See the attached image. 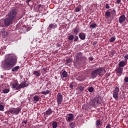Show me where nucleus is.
<instances>
[{"mask_svg":"<svg viewBox=\"0 0 128 128\" xmlns=\"http://www.w3.org/2000/svg\"><path fill=\"white\" fill-rule=\"evenodd\" d=\"M16 64V58L13 54L6 55L5 60L1 64V67L4 70H10Z\"/></svg>","mask_w":128,"mask_h":128,"instance_id":"f257e3e1","label":"nucleus"},{"mask_svg":"<svg viewBox=\"0 0 128 128\" xmlns=\"http://www.w3.org/2000/svg\"><path fill=\"white\" fill-rule=\"evenodd\" d=\"M106 74V70L104 68H100L98 69H96L91 72L92 78H96L98 76H102Z\"/></svg>","mask_w":128,"mask_h":128,"instance_id":"f03ea898","label":"nucleus"},{"mask_svg":"<svg viewBox=\"0 0 128 128\" xmlns=\"http://www.w3.org/2000/svg\"><path fill=\"white\" fill-rule=\"evenodd\" d=\"M18 9L13 8L10 10V12L8 14L7 16L11 18L13 20H14L16 18V14H18Z\"/></svg>","mask_w":128,"mask_h":128,"instance_id":"7ed1b4c3","label":"nucleus"},{"mask_svg":"<svg viewBox=\"0 0 128 128\" xmlns=\"http://www.w3.org/2000/svg\"><path fill=\"white\" fill-rule=\"evenodd\" d=\"M22 110L20 108H12L9 110L8 112V114H14V116H18L20 114V112Z\"/></svg>","mask_w":128,"mask_h":128,"instance_id":"20e7f679","label":"nucleus"},{"mask_svg":"<svg viewBox=\"0 0 128 128\" xmlns=\"http://www.w3.org/2000/svg\"><path fill=\"white\" fill-rule=\"evenodd\" d=\"M119 92H120V88L117 86H116L114 90L112 92L113 98H114V100H118Z\"/></svg>","mask_w":128,"mask_h":128,"instance_id":"39448f33","label":"nucleus"},{"mask_svg":"<svg viewBox=\"0 0 128 128\" xmlns=\"http://www.w3.org/2000/svg\"><path fill=\"white\" fill-rule=\"evenodd\" d=\"M90 106H96L98 104H100V98L98 97L94 98L90 102Z\"/></svg>","mask_w":128,"mask_h":128,"instance_id":"423d86ee","label":"nucleus"},{"mask_svg":"<svg viewBox=\"0 0 128 128\" xmlns=\"http://www.w3.org/2000/svg\"><path fill=\"white\" fill-rule=\"evenodd\" d=\"M62 93H58L56 97V102L58 106H60V105L62 104Z\"/></svg>","mask_w":128,"mask_h":128,"instance_id":"0eeeda50","label":"nucleus"},{"mask_svg":"<svg viewBox=\"0 0 128 128\" xmlns=\"http://www.w3.org/2000/svg\"><path fill=\"white\" fill-rule=\"evenodd\" d=\"M13 20V19H12V18H10V17L8 16L6 18H5L4 22H5L6 26H10Z\"/></svg>","mask_w":128,"mask_h":128,"instance_id":"6e6552de","label":"nucleus"},{"mask_svg":"<svg viewBox=\"0 0 128 128\" xmlns=\"http://www.w3.org/2000/svg\"><path fill=\"white\" fill-rule=\"evenodd\" d=\"M10 86H12V88H13L14 90H20L19 85H18V81L15 82L12 84H11Z\"/></svg>","mask_w":128,"mask_h":128,"instance_id":"1a4fd4ad","label":"nucleus"},{"mask_svg":"<svg viewBox=\"0 0 128 128\" xmlns=\"http://www.w3.org/2000/svg\"><path fill=\"white\" fill-rule=\"evenodd\" d=\"M116 73L118 74H122V72H124V68H122L121 67H119L118 66L116 68L115 70Z\"/></svg>","mask_w":128,"mask_h":128,"instance_id":"9d476101","label":"nucleus"},{"mask_svg":"<svg viewBox=\"0 0 128 128\" xmlns=\"http://www.w3.org/2000/svg\"><path fill=\"white\" fill-rule=\"evenodd\" d=\"M72 32H73V34L74 36L78 35V34L80 32V27H75L72 30Z\"/></svg>","mask_w":128,"mask_h":128,"instance_id":"9b49d317","label":"nucleus"},{"mask_svg":"<svg viewBox=\"0 0 128 128\" xmlns=\"http://www.w3.org/2000/svg\"><path fill=\"white\" fill-rule=\"evenodd\" d=\"M28 86V84H26V81L22 82L20 84H19V90L20 88H26Z\"/></svg>","mask_w":128,"mask_h":128,"instance_id":"f8f14e48","label":"nucleus"},{"mask_svg":"<svg viewBox=\"0 0 128 128\" xmlns=\"http://www.w3.org/2000/svg\"><path fill=\"white\" fill-rule=\"evenodd\" d=\"M74 119V114H68V116L66 117V120L68 122H70V120H72Z\"/></svg>","mask_w":128,"mask_h":128,"instance_id":"ddd939ff","label":"nucleus"},{"mask_svg":"<svg viewBox=\"0 0 128 128\" xmlns=\"http://www.w3.org/2000/svg\"><path fill=\"white\" fill-rule=\"evenodd\" d=\"M126 20V16L124 14H122V16H120V17L118 18V22L120 24H122Z\"/></svg>","mask_w":128,"mask_h":128,"instance_id":"4468645a","label":"nucleus"},{"mask_svg":"<svg viewBox=\"0 0 128 128\" xmlns=\"http://www.w3.org/2000/svg\"><path fill=\"white\" fill-rule=\"evenodd\" d=\"M58 28V24H50L49 25L48 28H47V30H50V28Z\"/></svg>","mask_w":128,"mask_h":128,"instance_id":"2eb2a0df","label":"nucleus"},{"mask_svg":"<svg viewBox=\"0 0 128 128\" xmlns=\"http://www.w3.org/2000/svg\"><path fill=\"white\" fill-rule=\"evenodd\" d=\"M126 64H128V61L124 62V60H122L119 62L118 66L120 68H122Z\"/></svg>","mask_w":128,"mask_h":128,"instance_id":"dca6fc26","label":"nucleus"},{"mask_svg":"<svg viewBox=\"0 0 128 128\" xmlns=\"http://www.w3.org/2000/svg\"><path fill=\"white\" fill-rule=\"evenodd\" d=\"M33 74L36 76V78H38L40 76V75L42 74H40V70H34L33 72Z\"/></svg>","mask_w":128,"mask_h":128,"instance_id":"f3484780","label":"nucleus"},{"mask_svg":"<svg viewBox=\"0 0 128 128\" xmlns=\"http://www.w3.org/2000/svg\"><path fill=\"white\" fill-rule=\"evenodd\" d=\"M52 110L50 108H48L45 112V114H46V116H50V114H52Z\"/></svg>","mask_w":128,"mask_h":128,"instance_id":"a211bd4d","label":"nucleus"},{"mask_svg":"<svg viewBox=\"0 0 128 128\" xmlns=\"http://www.w3.org/2000/svg\"><path fill=\"white\" fill-rule=\"evenodd\" d=\"M79 38L80 40H86V34L84 32L80 33L79 34Z\"/></svg>","mask_w":128,"mask_h":128,"instance_id":"6ab92c4d","label":"nucleus"},{"mask_svg":"<svg viewBox=\"0 0 128 128\" xmlns=\"http://www.w3.org/2000/svg\"><path fill=\"white\" fill-rule=\"evenodd\" d=\"M78 88L80 92H82L84 90V87L80 84H78Z\"/></svg>","mask_w":128,"mask_h":128,"instance_id":"aec40b11","label":"nucleus"},{"mask_svg":"<svg viewBox=\"0 0 128 128\" xmlns=\"http://www.w3.org/2000/svg\"><path fill=\"white\" fill-rule=\"evenodd\" d=\"M34 102H40V96H38V95H36L33 97Z\"/></svg>","mask_w":128,"mask_h":128,"instance_id":"412c9836","label":"nucleus"},{"mask_svg":"<svg viewBox=\"0 0 128 128\" xmlns=\"http://www.w3.org/2000/svg\"><path fill=\"white\" fill-rule=\"evenodd\" d=\"M68 72L66 71H64L62 72V76H61V78H67L68 76Z\"/></svg>","mask_w":128,"mask_h":128,"instance_id":"4be33fe9","label":"nucleus"},{"mask_svg":"<svg viewBox=\"0 0 128 128\" xmlns=\"http://www.w3.org/2000/svg\"><path fill=\"white\" fill-rule=\"evenodd\" d=\"M18 70H20V66H16L15 67H14L12 69V72H18Z\"/></svg>","mask_w":128,"mask_h":128,"instance_id":"5701e85b","label":"nucleus"},{"mask_svg":"<svg viewBox=\"0 0 128 128\" xmlns=\"http://www.w3.org/2000/svg\"><path fill=\"white\" fill-rule=\"evenodd\" d=\"M0 26H2V28H6V23L4 22V21H0Z\"/></svg>","mask_w":128,"mask_h":128,"instance_id":"b1692460","label":"nucleus"},{"mask_svg":"<svg viewBox=\"0 0 128 128\" xmlns=\"http://www.w3.org/2000/svg\"><path fill=\"white\" fill-rule=\"evenodd\" d=\"M52 128H58V122H56L54 121L52 122Z\"/></svg>","mask_w":128,"mask_h":128,"instance_id":"393cba45","label":"nucleus"},{"mask_svg":"<svg viewBox=\"0 0 128 128\" xmlns=\"http://www.w3.org/2000/svg\"><path fill=\"white\" fill-rule=\"evenodd\" d=\"M42 94H50V90H46V91L42 92H41Z\"/></svg>","mask_w":128,"mask_h":128,"instance_id":"a878e982","label":"nucleus"},{"mask_svg":"<svg viewBox=\"0 0 128 128\" xmlns=\"http://www.w3.org/2000/svg\"><path fill=\"white\" fill-rule=\"evenodd\" d=\"M111 14H112L111 12H108V10L106 11V12L105 13V15H106V16H107V18H110V16Z\"/></svg>","mask_w":128,"mask_h":128,"instance_id":"bb28decb","label":"nucleus"},{"mask_svg":"<svg viewBox=\"0 0 128 128\" xmlns=\"http://www.w3.org/2000/svg\"><path fill=\"white\" fill-rule=\"evenodd\" d=\"M116 40V36H113L110 39V42H114Z\"/></svg>","mask_w":128,"mask_h":128,"instance_id":"cd10ccee","label":"nucleus"},{"mask_svg":"<svg viewBox=\"0 0 128 128\" xmlns=\"http://www.w3.org/2000/svg\"><path fill=\"white\" fill-rule=\"evenodd\" d=\"M74 38V36L72 34H70L69 36L68 37V40H72Z\"/></svg>","mask_w":128,"mask_h":128,"instance_id":"c85d7f7f","label":"nucleus"},{"mask_svg":"<svg viewBox=\"0 0 128 128\" xmlns=\"http://www.w3.org/2000/svg\"><path fill=\"white\" fill-rule=\"evenodd\" d=\"M96 126H100V120H97L96 122Z\"/></svg>","mask_w":128,"mask_h":128,"instance_id":"c756f323","label":"nucleus"},{"mask_svg":"<svg viewBox=\"0 0 128 128\" xmlns=\"http://www.w3.org/2000/svg\"><path fill=\"white\" fill-rule=\"evenodd\" d=\"M90 28H92V29H94V28H96V24H92L90 26Z\"/></svg>","mask_w":128,"mask_h":128,"instance_id":"7c9ffc66","label":"nucleus"},{"mask_svg":"<svg viewBox=\"0 0 128 128\" xmlns=\"http://www.w3.org/2000/svg\"><path fill=\"white\" fill-rule=\"evenodd\" d=\"M80 60H82V62H86V57L84 56H82V57H80Z\"/></svg>","mask_w":128,"mask_h":128,"instance_id":"2f4dec72","label":"nucleus"},{"mask_svg":"<svg viewBox=\"0 0 128 128\" xmlns=\"http://www.w3.org/2000/svg\"><path fill=\"white\" fill-rule=\"evenodd\" d=\"M3 92L4 94H8V92H10V89L9 88L4 89L3 90Z\"/></svg>","mask_w":128,"mask_h":128,"instance_id":"473e14b6","label":"nucleus"},{"mask_svg":"<svg viewBox=\"0 0 128 128\" xmlns=\"http://www.w3.org/2000/svg\"><path fill=\"white\" fill-rule=\"evenodd\" d=\"M94 88L92 87H89L88 88V90L90 92H92L94 90Z\"/></svg>","mask_w":128,"mask_h":128,"instance_id":"72a5a7b5","label":"nucleus"},{"mask_svg":"<svg viewBox=\"0 0 128 128\" xmlns=\"http://www.w3.org/2000/svg\"><path fill=\"white\" fill-rule=\"evenodd\" d=\"M73 40H74V42H78V36H76H76L74 37Z\"/></svg>","mask_w":128,"mask_h":128,"instance_id":"f704fd0d","label":"nucleus"},{"mask_svg":"<svg viewBox=\"0 0 128 128\" xmlns=\"http://www.w3.org/2000/svg\"><path fill=\"white\" fill-rule=\"evenodd\" d=\"M76 56H79V58H82V53L81 52H78L76 54Z\"/></svg>","mask_w":128,"mask_h":128,"instance_id":"c9c22d12","label":"nucleus"},{"mask_svg":"<svg viewBox=\"0 0 128 128\" xmlns=\"http://www.w3.org/2000/svg\"><path fill=\"white\" fill-rule=\"evenodd\" d=\"M72 59L70 58H67L66 60V64H70V62H72Z\"/></svg>","mask_w":128,"mask_h":128,"instance_id":"e433bc0d","label":"nucleus"},{"mask_svg":"<svg viewBox=\"0 0 128 128\" xmlns=\"http://www.w3.org/2000/svg\"><path fill=\"white\" fill-rule=\"evenodd\" d=\"M111 13L112 16H116V10L114 9H113L112 10Z\"/></svg>","mask_w":128,"mask_h":128,"instance_id":"4c0bfd02","label":"nucleus"},{"mask_svg":"<svg viewBox=\"0 0 128 128\" xmlns=\"http://www.w3.org/2000/svg\"><path fill=\"white\" fill-rule=\"evenodd\" d=\"M4 106L2 104H0V110L4 112Z\"/></svg>","mask_w":128,"mask_h":128,"instance_id":"58836bf2","label":"nucleus"},{"mask_svg":"<svg viewBox=\"0 0 128 128\" xmlns=\"http://www.w3.org/2000/svg\"><path fill=\"white\" fill-rule=\"evenodd\" d=\"M105 6H106V8H107L108 10V8H110V4L108 3H106Z\"/></svg>","mask_w":128,"mask_h":128,"instance_id":"ea45409f","label":"nucleus"},{"mask_svg":"<svg viewBox=\"0 0 128 128\" xmlns=\"http://www.w3.org/2000/svg\"><path fill=\"white\" fill-rule=\"evenodd\" d=\"M124 58L125 62H128V54H126V55L124 56Z\"/></svg>","mask_w":128,"mask_h":128,"instance_id":"a19ab883","label":"nucleus"},{"mask_svg":"<svg viewBox=\"0 0 128 128\" xmlns=\"http://www.w3.org/2000/svg\"><path fill=\"white\" fill-rule=\"evenodd\" d=\"M75 58H76V62H78V60H80V57H79L77 55L75 56Z\"/></svg>","mask_w":128,"mask_h":128,"instance_id":"79ce46f5","label":"nucleus"},{"mask_svg":"<svg viewBox=\"0 0 128 128\" xmlns=\"http://www.w3.org/2000/svg\"><path fill=\"white\" fill-rule=\"evenodd\" d=\"M80 8H78V7L76 8H75L76 12H80Z\"/></svg>","mask_w":128,"mask_h":128,"instance_id":"37998d69","label":"nucleus"},{"mask_svg":"<svg viewBox=\"0 0 128 128\" xmlns=\"http://www.w3.org/2000/svg\"><path fill=\"white\" fill-rule=\"evenodd\" d=\"M74 122H71V124H70V126L71 128H74Z\"/></svg>","mask_w":128,"mask_h":128,"instance_id":"c03bdc74","label":"nucleus"},{"mask_svg":"<svg viewBox=\"0 0 128 128\" xmlns=\"http://www.w3.org/2000/svg\"><path fill=\"white\" fill-rule=\"evenodd\" d=\"M125 82H128V76H126L124 78Z\"/></svg>","mask_w":128,"mask_h":128,"instance_id":"a18cd8bd","label":"nucleus"},{"mask_svg":"<svg viewBox=\"0 0 128 128\" xmlns=\"http://www.w3.org/2000/svg\"><path fill=\"white\" fill-rule=\"evenodd\" d=\"M88 60L90 62H92L94 60V58L92 57H89Z\"/></svg>","mask_w":128,"mask_h":128,"instance_id":"49530a36","label":"nucleus"},{"mask_svg":"<svg viewBox=\"0 0 128 128\" xmlns=\"http://www.w3.org/2000/svg\"><path fill=\"white\" fill-rule=\"evenodd\" d=\"M106 128H112V126L110 124H108V125L106 126Z\"/></svg>","mask_w":128,"mask_h":128,"instance_id":"de8ad7c7","label":"nucleus"},{"mask_svg":"<svg viewBox=\"0 0 128 128\" xmlns=\"http://www.w3.org/2000/svg\"><path fill=\"white\" fill-rule=\"evenodd\" d=\"M122 2V0H116V2L118 4H120Z\"/></svg>","mask_w":128,"mask_h":128,"instance_id":"09e8293b","label":"nucleus"},{"mask_svg":"<svg viewBox=\"0 0 128 128\" xmlns=\"http://www.w3.org/2000/svg\"><path fill=\"white\" fill-rule=\"evenodd\" d=\"M22 124H28V120H24L22 122Z\"/></svg>","mask_w":128,"mask_h":128,"instance_id":"8fccbe9b","label":"nucleus"},{"mask_svg":"<svg viewBox=\"0 0 128 128\" xmlns=\"http://www.w3.org/2000/svg\"><path fill=\"white\" fill-rule=\"evenodd\" d=\"M31 0H26V4H29Z\"/></svg>","mask_w":128,"mask_h":128,"instance_id":"3c124183","label":"nucleus"},{"mask_svg":"<svg viewBox=\"0 0 128 128\" xmlns=\"http://www.w3.org/2000/svg\"><path fill=\"white\" fill-rule=\"evenodd\" d=\"M70 88H74V84H71L70 85Z\"/></svg>","mask_w":128,"mask_h":128,"instance_id":"603ef678","label":"nucleus"},{"mask_svg":"<svg viewBox=\"0 0 128 128\" xmlns=\"http://www.w3.org/2000/svg\"><path fill=\"white\" fill-rule=\"evenodd\" d=\"M38 10H40V8H42V4H39L38 6Z\"/></svg>","mask_w":128,"mask_h":128,"instance_id":"864d4df0","label":"nucleus"},{"mask_svg":"<svg viewBox=\"0 0 128 128\" xmlns=\"http://www.w3.org/2000/svg\"><path fill=\"white\" fill-rule=\"evenodd\" d=\"M22 16H23L22 15H20V16H19L18 17V18L19 20H20V18H22Z\"/></svg>","mask_w":128,"mask_h":128,"instance_id":"5fc2aeb1","label":"nucleus"},{"mask_svg":"<svg viewBox=\"0 0 128 128\" xmlns=\"http://www.w3.org/2000/svg\"><path fill=\"white\" fill-rule=\"evenodd\" d=\"M46 70H47L46 68H42V70H44V72H46Z\"/></svg>","mask_w":128,"mask_h":128,"instance_id":"6e6d98bb","label":"nucleus"},{"mask_svg":"<svg viewBox=\"0 0 128 128\" xmlns=\"http://www.w3.org/2000/svg\"><path fill=\"white\" fill-rule=\"evenodd\" d=\"M28 30H30V28H27V32H28Z\"/></svg>","mask_w":128,"mask_h":128,"instance_id":"4d7b16f0","label":"nucleus"},{"mask_svg":"<svg viewBox=\"0 0 128 128\" xmlns=\"http://www.w3.org/2000/svg\"><path fill=\"white\" fill-rule=\"evenodd\" d=\"M0 78H4V76L1 75L0 76Z\"/></svg>","mask_w":128,"mask_h":128,"instance_id":"13d9d810","label":"nucleus"},{"mask_svg":"<svg viewBox=\"0 0 128 128\" xmlns=\"http://www.w3.org/2000/svg\"><path fill=\"white\" fill-rule=\"evenodd\" d=\"M58 46H60V44H58Z\"/></svg>","mask_w":128,"mask_h":128,"instance_id":"bf43d9fd","label":"nucleus"},{"mask_svg":"<svg viewBox=\"0 0 128 128\" xmlns=\"http://www.w3.org/2000/svg\"><path fill=\"white\" fill-rule=\"evenodd\" d=\"M74 66H76V64H74Z\"/></svg>","mask_w":128,"mask_h":128,"instance_id":"052dcab7","label":"nucleus"}]
</instances>
